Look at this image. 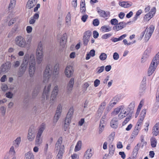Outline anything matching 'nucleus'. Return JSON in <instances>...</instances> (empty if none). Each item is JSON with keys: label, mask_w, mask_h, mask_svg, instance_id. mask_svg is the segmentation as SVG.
<instances>
[{"label": "nucleus", "mask_w": 159, "mask_h": 159, "mask_svg": "<svg viewBox=\"0 0 159 159\" xmlns=\"http://www.w3.org/2000/svg\"><path fill=\"white\" fill-rule=\"evenodd\" d=\"M119 4L124 8H128L132 5V3L129 2H123L119 3Z\"/></svg>", "instance_id": "nucleus-24"}, {"label": "nucleus", "mask_w": 159, "mask_h": 159, "mask_svg": "<svg viewBox=\"0 0 159 159\" xmlns=\"http://www.w3.org/2000/svg\"><path fill=\"white\" fill-rule=\"evenodd\" d=\"M111 126L113 128L116 129L118 127V120L116 118H114L112 119L110 122Z\"/></svg>", "instance_id": "nucleus-19"}, {"label": "nucleus", "mask_w": 159, "mask_h": 159, "mask_svg": "<svg viewBox=\"0 0 159 159\" xmlns=\"http://www.w3.org/2000/svg\"><path fill=\"white\" fill-rule=\"evenodd\" d=\"M159 63V52L153 58L148 69V74L150 76L153 73Z\"/></svg>", "instance_id": "nucleus-3"}, {"label": "nucleus", "mask_w": 159, "mask_h": 159, "mask_svg": "<svg viewBox=\"0 0 159 159\" xmlns=\"http://www.w3.org/2000/svg\"><path fill=\"white\" fill-rule=\"evenodd\" d=\"M107 55L104 53H102L101 55H100V60H104L107 58Z\"/></svg>", "instance_id": "nucleus-51"}, {"label": "nucleus", "mask_w": 159, "mask_h": 159, "mask_svg": "<svg viewBox=\"0 0 159 159\" xmlns=\"http://www.w3.org/2000/svg\"><path fill=\"white\" fill-rule=\"evenodd\" d=\"M99 20L97 19H94L93 21V24L95 26H98L99 25Z\"/></svg>", "instance_id": "nucleus-53"}, {"label": "nucleus", "mask_w": 159, "mask_h": 159, "mask_svg": "<svg viewBox=\"0 0 159 159\" xmlns=\"http://www.w3.org/2000/svg\"><path fill=\"white\" fill-rule=\"evenodd\" d=\"M41 108L39 106H35L33 107V111L35 113H39L41 112Z\"/></svg>", "instance_id": "nucleus-41"}, {"label": "nucleus", "mask_w": 159, "mask_h": 159, "mask_svg": "<svg viewBox=\"0 0 159 159\" xmlns=\"http://www.w3.org/2000/svg\"><path fill=\"white\" fill-rule=\"evenodd\" d=\"M72 159H78L79 158V155L76 154H74L71 155Z\"/></svg>", "instance_id": "nucleus-64"}, {"label": "nucleus", "mask_w": 159, "mask_h": 159, "mask_svg": "<svg viewBox=\"0 0 159 159\" xmlns=\"http://www.w3.org/2000/svg\"><path fill=\"white\" fill-rule=\"evenodd\" d=\"M106 120V116H105L102 117L100 121V133L104 130V128L106 125V123L105 122Z\"/></svg>", "instance_id": "nucleus-14"}, {"label": "nucleus", "mask_w": 159, "mask_h": 159, "mask_svg": "<svg viewBox=\"0 0 159 159\" xmlns=\"http://www.w3.org/2000/svg\"><path fill=\"white\" fill-rule=\"evenodd\" d=\"M153 14L151 13V12H149L145 15L144 18V19L145 20L148 21L153 17Z\"/></svg>", "instance_id": "nucleus-35"}, {"label": "nucleus", "mask_w": 159, "mask_h": 159, "mask_svg": "<svg viewBox=\"0 0 159 159\" xmlns=\"http://www.w3.org/2000/svg\"><path fill=\"white\" fill-rule=\"evenodd\" d=\"M140 147V144L138 143L135 147L133 152V155L136 156L138 154V151L139 150Z\"/></svg>", "instance_id": "nucleus-34"}, {"label": "nucleus", "mask_w": 159, "mask_h": 159, "mask_svg": "<svg viewBox=\"0 0 159 159\" xmlns=\"http://www.w3.org/2000/svg\"><path fill=\"white\" fill-rule=\"evenodd\" d=\"M64 151V150H59L57 156V159H61Z\"/></svg>", "instance_id": "nucleus-38"}, {"label": "nucleus", "mask_w": 159, "mask_h": 159, "mask_svg": "<svg viewBox=\"0 0 159 159\" xmlns=\"http://www.w3.org/2000/svg\"><path fill=\"white\" fill-rule=\"evenodd\" d=\"M11 67V63L9 61H7L2 65L1 70L2 72L6 73L9 71Z\"/></svg>", "instance_id": "nucleus-8"}, {"label": "nucleus", "mask_w": 159, "mask_h": 159, "mask_svg": "<svg viewBox=\"0 0 159 159\" xmlns=\"http://www.w3.org/2000/svg\"><path fill=\"white\" fill-rule=\"evenodd\" d=\"M113 58L115 60H118L119 58L118 54L116 52L114 53L113 55Z\"/></svg>", "instance_id": "nucleus-61"}, {"label": "nucleus", "mask_w": 159, "mask_h": 159, "mask_svg": "<svg viewBox=\"0 0 159 159\" xmlns=\"http://www.w3.org/2000/svg\"><path fill=\"white\" fill-rule=\"evenodd\" d=\"M36 3V0H29L26 5V7L28 9H31L33 7Z\"/></svg>", "instance_id": "nucleus-18"}, {"label": "nucleus", "mask_w": 159, "mask_h": 159, "mask_svg": "<svg viewBox=\"0 0 159 159\" xmlns=\"http://www.w3.org/2000/svg\"><path fill=\"white\" fill-rule=\"evenodd\" d=\"M16 44L21 48H26V41L25 39L21 36H17L15 39Z\"/></svg>", "instance_id": "nucleus-6"}, {"label": "nucleus", "mask_w": 159, "mask_h": 159, "mask_svg": "<svg viewBox=\"0 0 159 159\" xmlns=\"http://www.w3.org/2000/svg\"><path fill=\"white\" fill-rule=\"evenodd\" d=\"M159 132V122L157 123L153 127L152 134L155 136L157 135Z\"/></svg>", "instance_id": "nucleus-23"}, {"label": "nucleus", "mask_w": 159, "mask_h": 159, "mask_svg": "<svg viewBox=\"0 0 159 159\" xmlns=\"http://www.w3.org/2000/svg\"><path fill=\"white\" fill-rule=\"evenodd\" d=\"M20 64V62L19 61H14L13 63L12 66L14 68L18 67Z\"/></svg>", "instance_id": "nucleus-49"}, {"label": "nucleus", "mask_w": 159, "mask_h": 159, "mask_svg": "<svg viewBox=\"0 0 159 159\" xmlns=\"http://www.w3.org/2000/svg\"><path fill=\"white\" fill-rule=\"evenodd\" d=\"M25 159H34V157L33 153L30 152L26 153L25 154Z\"/></svg>", "instance_id": "nucleus-28"}, {"label": "nucleus", "mask_w": 159, "mask_h": 159, "mask_svg": "<svg viewBox=\"0 0 159 159\" xmlns=\"http://www.w3.org/2000/svg\"><path fill=\"white\" fill-rule=\"evenodd\" d=\"M106 103L105 101H104L100 105V112L101 111H103L105 108V106L106 105Z\"/></svg>", "instance_id": "nucleus-46"}, {"label": "nucleus", "mask_w": 159, "mask_h": 159, "mask_svg": "<svg viewBox=\"0 0 159 159\" xmlns=\"http://www.w3.org/2000/svg\"><path fill=\"white\" fill-rule=\"evenodd\" d=\"M36 60L38 64H40L43 60V50L42 43L40 42L39 43L36 52Z\"/></svg>", "instance_id": "nucleus-5"}, {"label": "nucleus", "mask_w": 159, "mask_h": 159, "mask_svg": "<svg viewBox=\"0 0 159 159\" xmlns=\"http://www.w3.org/2000/svg\"><path fill=\"white\" fill-rule=\"evenodd\" d=\"M61 112L57 109L56 113L54 116L53 121L56 122L59 119Z\"/></svg>", "instance_id": "nucleus-27"}, {"label": "nucleus", "mask_w": 159, "mask_h": 159, "mask_svg": "<svg viewBox=\"0 0 159 159\" xmlns=\"http://www.w3.org/2000/svg\"><path fill=\"white\" fill-rule=\"evenodd\" d=\"M71 117L70 116L68 117L66 116L65 120V123L66 124V123L67 124L69 125L71 121Z\"/></svg>", "instance_id": "nucleus-52"}, {"label": "nucleus", "mask_w": 159, "mask_h": 159, "mask_svg": "<svg viewBox=\"0 0 159 159\" xmlns=\"http://www.w3.org/2000/svg\"><path fill=\"white\" fill-rule=\"evenodd\" d=\"M139 129H138V127H135L134 128V130L132 132V138H133V136L135 137L136 136L139 132Z\"/></svg>", "instance_id": "nucleus-40"}, {"label": "nucleus", "mask_w": 159, "mask_h": 159, "mask_svg": "<svg viewBox=\"0 0 159 159\" xmlns=\"http://www.w3.org/2000/svg\"><path fill=\"white\" fill-rule=\"evenodd\" d=\"M132 115L130 114L129 116L127 117L122 123L123 125H125L131 119Z\"/></svg>", "instance_id": "nucleus-48"}, {"label": "nucleus", "mask_w": 159, "mask_h": 159, "mask_svg": "<svg viewBox=\"0 0 159 159\" xmlns=\"http://www.w3.org/2000/svg\"><path fill=\"white\" fill-rule=\"evenodd\" d=\"M74 79L71 78L70 80L66 86V90L68 93H70L73 89V85L74 83Z\"/></svg>", "instance_id": "nucleus-13"}, {"label": "nucleus", "mask_w": 159, "mask_h": 159, "mask_svg": "<svg viewBox=\"0 0 159 159\" xmlns=\"http://www.w3.org/2000/svg\"><path fill=\"white\" fill-rule=\"evenodd\" d=\"M45 125L44 124H42L39 127L38 131L36 137H42L41 135L42 134L45 129Z\"/></svg>", "instance_id": "nucleus-20"}, {"label": "nucleus", "mask_w": 159, "mask_h": 159, "mask_svg": "<svg viewBox=\"0 0 159 159\" xmlns=\"http://www.w3.org/2000/svg\"><path fill=\"white\" fill-rule=\"evenodd\" d=\"M64 73L67 77L68 78L71 77L73 73L72 67L70 66H67L65 68Z\"/></svg>", "instance_id": "nucleus-9"}, {"label": "nucleus", "mask_w": 159, "mask_h": 159, "mask_svg": "<svg viewBox=\"0 0 159 159\" xmlns=\"http://www.w3.org/2000/svg\"><path fill=\"white\" fill-rule=\"evenodd\" d=\"M93 154V152L92 151V149L91 148H89L85 152L83 157V159H90Z\"/></svg>", "instance_id": "nucleus-11"}, {"label": "nucleus", "mask_w": 159, "mask_h": 159, "mask_svg": "<svg viewBox=\"0 0 159 159\" xmlns=\"http://www.w3.org/2000/svg\"><path fill=\"white\" fill-rule=\"evenodd\" d=\"M8 89V87L7 85L5 84H2V87L1 89L2 91H6Z\"/></svg>", "instance_id": "nucleus-60"}, {"label": "nucleus", "mask_w": 159, "mask_h": 159, "mask_svg": "<svg viewBox=\"0 0 159 159\" xmlns=\"http://www.w3.org/2000/svg\"><path fill=\"white\" fill-rule=\"evenodd\" d=\"M16 0H11L10 3L9 7L10 9H12L15 6L16 4Z\"/></svg>", "instance_id": "nucleus-45"}, {"label": "nucleus", "mask_w": 159, "mask_h": 159, "mask_svg": "<svg viewBox=\"0 0 159 159\" xmlns=\"http://www.w3.org/2000/svg\"><path fill=\"white\" fill-rule=\"evenodd\" d=\"M35 137L34 131L33 129H29L28 134V139L30 141H32Z\"/></svg>", "instance_id": "nucleus-16"}, {"label": "nucleus", "mask_w": 159, "mask_h": 159, "mask_svg": "<svg viewBox=\"0 0 159 159\" xmlns=\"http://www.w3.org/2000/svg\"><path fill=\"white\" fill-rule=\"evenodd\" d=\"M59 65L58 63H56L53 68L52 64H48L44 72L43 82H47L51 77L53 79L57 77L59 74Z\"/></svg>", "instance_id": "nucleus-2"}, {"label": "nucleus", "mask_w": 159, "mask_h": 159, "mask_svg": "<svg viewBox=\"0 0 159 159\" xmlns=\"http://www.w3.org/2000/svg\"><path fill=\"white\" fill-rule=\"evenodd\" d=\"M27 67L26 66L22 65H21L17 74L18 77H20L23 75L26 70Z\"/></svg>", "instance_id": "nucleus-15"}, {"label": "nucleus", "mask_w": 159, "mask_h": 159, "mask_svg": "<svg viewBox=\"0 0 159 159\" xmlns=\"http://www.w3.org/2000/svg\"><path fill=\"white\" fill-rule=\"evenodd\" d=\"M135 107V102H132L129 105L128 109V111H129L130 114H131L133 112V111Z\"/></svg>", "instance_id": "nucleus-26"}, {"label": "nucleus", "mask_w": 159, "mask_h": 159, "mask_svg": "<svg viewBox=\"0 0 159 159\" xmlns=\"http://www.w3.org/2000/svg\"><path fill=\"white\" fill-rule=\"evenodd\" d=\"M141 143H142V145L141 147V148H143V146L144 145H146V144H147V143L146 142H145L144 141L143 136L141 135Z\"/></svg>", "instance_id": "nucleus-50"}, {"label": "nucleus", "mask_w": 159, "mask_h": 159, "mask_svg": "<svg viewBox=\"0 0 159 159\" xmlns=\"http://www.w3.org/2000/svg\"><path fill=\"white\" fill-rule=\"evenodd\" d=\"M20 142L21 138L20 137H18L13 141V145L15 147L17 148L18 147Z\"/></svg>", "instance_id": "nucleus-31"}, {"label": "nucleus", "mask_w": 159, "mask_h": 159, "mask_svg": "<svg viewBox=\"0 0 159 159\" xmlns=\"http://www.w3.org/2000/svg\"><path fill=\"white\" fill-rule=\"evenodd\" d=\"M51 84H49L48 86H46L44 89L43 93L41 98L42 103L44 104L48 105V102L52 104L53 101L56 98L58 91V87L57 85L55 86L52 92L51 99L49 100L50 90L51 86Z\"/></svg>", "instance_id": "nucleus-1"}, {"label": "nucleus", "mask_w": 159, "mask_h": 159, "mask_svg": "<svg viewBox=\"0 0 159 159\" xmlns=\"http://www.w3.org/2000/svg\"><path fill=\"white\" fill-rule=\"evenodd\" d=\"M35 59L34 55L31 54L29 59V73L30 76L32 77L33 76L35 71L36 67Z\"/></svg>", "instance_id": "nucleus-4"}, {"label": "nucleus", "mask_w": 159, "mask_h": 159, "mask_svg": "<svg viewBox=\"0 0 159 159\" xmlns=\"http://www.w3.org/2000/svg\"><path fill=\"white\" fill-rule=\"evenodd\" d=\"M151 144L152 148L156 147L157 141L156 139L154 137L150 139Z\"/></svg>", "instance_id": "nucleus-32"}, {"label": "nucleus", "mask_w": 159, "mask_h": 159, "mask_svg": "<svg viewBox=\"0 0 159 159\" xmlns=\"http://www.w3.org/2000/svg\"><path fill=\"white\" fill-rule=\"evenodd\" d=\"M32 41V38L31 37H30L28 38L27 42H26V47H28L30 44V43Z\"/></svg>", "instance_id": "nucleus-63"}, {"label": "nucleus", "mask_w": 159, "mask_h": 159, "mask_svg": "<svg viewBox=\"0 0 159 159\" xmlns=\"http://www.w3.org/2000/svg\"><path fill=\"white\" fill-rule=\"evenodd\" d=\"M121 97L120 95H117L114 97L109 102L107 106V110L112 108L120 100Z\"/></svg>", "instance_id": "nucleus-7"}, {"label": "nucleus", "mask_w": 159, "mask_h": 159, "mask_svg": "<svg viewBox=\"0 0 159 159\" xmlns=\"http://www.w3.org/2000/svg\"><path fill=\"white\" fill-rule=\"evenodd\" d=\"M146 89V85L141 84L140 89L139 92L141 93H143Z\"/></svg>", "instance_id": "nucleus-47"}, {"label": "nucleus", "mask_w": 159, "mask_h": 159, "mask_svg": "<svg viewBox=\"0 0 159 159\" xmlns=\"http://www.w3.org/2000/svg\"><path fill=\"white\" fill-rule=\"evenodd\" d=\"M110 16V12L108 11L105 12L104 11L100 10V16L104 18L108 17Z\"/></svg>", "instance_id": "nucleus-29"}, {"label": "nucleus", "mask_w": 159, "mask_h": 159, "mask_svg": "<svg viewBox=\"0 0 159 159\" xmlns=\"http://www.w3.org/2000/svg\"><path fill=\"white\" fill-rule=\"evenodd\" d=\"M9 153L11 154L12 156L14 155L15 153V152L14 150V147L13 146L11 147L10 148V150H9Z\"/></svg>", "instance_id": "nucleus-59"}, {"label": "nucleus", "mask_w": 159, "mask_h": 159, "mask_svg": "<svg viewBox=\"0 0 159 159\" xmlns=\"http://www.w3.org/2000/svg\"><path fill=\"white\" fill-rule=\"evenodd\" d=\"M82 145V142L81 141L79 140V141L75 147V152H77L80 150L81 148Z\"/></svg>", "instance_id": "nucleus-36"}, {"label": "nucleus", "mask_w": 159, "mask_h": 159, "mask_svg": "<svg viewBox=\"0 0 159 159\" xmlns=\"http://www.w3.org/2000/svg\"><path fill=\"white\" fill-rule=\"evenodd\" d=\"M29 55L26 54L24 56L21 65L27 66L28 62H29Z\"/></svg>", "instance_id": "nucleus-25"}, {"label": "nucleus", "mask_w": 159, "mask_h": 159, "mask_svg": "<svg viewBox=\"0 0 159 159\" xmlns=\"http://www.w3.org/2000/svg\"><path fill=\"white\" fill-rule=\"evenodd\" d=\"M39 15L38 13H35L33 17L30 18L29 23L30 24H34L36 20L39 18Z\"/></svg>", "instance_id": "nucleus-22"}, {"label": "nucleus", "mask_w": 159, "mask_h": 159, "mask_svg": "<svg viewBox=\"0 0 159 159\" xmlns=\"http://www.w3.org/2000/svg\"><path fill=\"white\" fill-rule=\"evenodd\" d=\"M62 137H60L58 139L55 144V149L56 150H64V146L62 144Z\"/></svg>", "instance_id": "nucleus-10"}, {"label": "nucleus", "mask_w": 159, "mask_h": 159, "mask_svg": "<svg viewBox=\"0 0 159 159\" xmlns=\"http://www.w3.org/2000/svg\"><path fill=\"white\" fill-rule=\"evenodd\" d=\"M118 23V21L116 19H113L111 20V23L112 25H116Z\"/></svg>", "instance_id": "nucleus-58"}, {"label": "nucleus", "mask_w": 159, "mask_h": 159, "mask_svg": "<svg viewBox=\"0 0 159 159\" xmlns=\"http://www.w3.org/2000/svg\"><path fill=\"white\" fill-rule=\"evenodd\" d=\"M89 39L88 38L85 37H83V40L84 42V45H87L89 40Z\"/></svg>", "instance_id": "nucleus-55"}, {"label": "nucleus", "mask_w": 159, "mask_h": 159, "mask_svg": "<svg viewBox=\"0 0 159 159\" xmlns=\"http://www.w3.org/2000/svg\"><path fill=\"white\" fill-rule=\"evenodd\" d=\"M70 13H69L66 16V23L69 24L70 22Z\"/></svg>", "instance_id": "nucleus-62"}, {"label": "nucleus", "mask_w": 159, "mask_h": 159, "mask_svg": "<svg viewBox=\"0 0 159 159\" xmlns=\"http://www.w3.org/2000/svg\"><path fill=\"white\" fill-rule=\"evenodd\" d=\"M43 139L42 137H36L35 144L38 146H39L42 143Z\"/></svg>", "instance_id": "nucleus-30"}, {"label": "nucleus", "mask_w": 159, "mask_h": 159, "mask_svg": "<svg viewBox=\"0 0 159 159\" xmlns=\"http://www.w3.org/2000/svg\"><path fill=\"white\" fill-rule=\"evenodd\" d=\"M41 87L39 85H38L35 87L33 91L32 96L33 98H35L38 95L40 90Z\"/></svg>", "instance_id": "nucleus-17"}, {"label": "nucleus", "mask_w": 159, "mask_h": 159, "mask_svg": "<svg viewBox=\"0 0 159 159\" xmlns=\"http://www.w3.org/2000/svg\"><path fill=\"white\" fill-rule=\"evenodd\" d=\"M146 112V109H143L141 111L140 115V118L139 119L140 121H143L145 117Z\"/></svg>", "instance_id": "nucleus-37"}, {"label": "nucleus", "mask_w": 159, "mask_h": 159, "mask_svg": "<svg viewBox=\"0 0 159 159\" xmlns=\"http://www.w3.org/2000/svg\"><path fill=\"white\" fill-rule=\"evenodd\" d=\"M66 34H63L60 41V44L63 47L66 43Z\"/></svg>", "instance_id": "nucleus-33"}, {"label": "nucleus", "mask_w": 159, "mask_h": 159, "mask_svg": "<svg viewBox=\"0 0 159 159\" xmlns=\"http://www.w3.org/2000/svg\"><path fill=\"white\" fill-rule=\"evenodd\" d=\"M127 23H126L124 22H121L119 23H117L115 26H114L113 29L114 30L118 31L125 27Z\"/></svg>", "instance_id": "nucleus-12"}, {"label": "nucleus", "mask_w": 159, "mask_h": 159, "mask_svg": "<svg viewBox=\"0 0 159 159\" xmlns=\"http://www.w3.org/2000/svg\"><path fill=\"white\" fill-rule=\"evenodd\" d=\"M152 34H150V33L148 32H147V31H146V33L145 34V40L147 41H148L150 37H151Z\"/></svg>", "instance_id": "nucleus-57"}, {"label": "nucleus", "mask_w": 159, "mask_h": 159, "mask_svg": "<svg viewBox=\"0 0 159 159\" xmlns=\"http://www.w3.org/2000/svg\"><path fill=\"white\" fill-rule=\"evenodd\" d=\"M154 29V25H151L149 28L147 30V32L150 33V34H152Z\"/></svg>", "instance_id": "nucleus-42"}, {"label": "nucleus", "mask_w": 159, "mask_h": 159, "mask_svg": "<svg viewBox=\"0 0 159 159\" xmlns=\"http://www.w3.org/2000/svg\"><path fill=\"white\" fill-rule=\"evenodd\" d=\"M91 35V32L90 31L88 30L84 33L83 37H87V38H88V39H89V38Z\"/></svg>", "instance_id": "nucleus-44"}, {"label": "nucleus", "mask_w": 159, "mask_h": 159, "mask_svg": "<svg viewBox=\"0 0 159 159\" xmlns=\"http://www.w3.org/2000/svg\"><path fill=\"white\" fill-rule=\"evenodd\" d=\"M0 110L1 111L2 115L3 116H4L6 112V108L2 106L1 107Z\"/></svg>", "instance_id": "nucleus-56"}, {"label": "nucleus", "mask_w": 159, "mask_h": 159, "mask_svg": "<svg viewBox=\"0 0 159 159\" xmlns=\"http://www.w3.org/2000/svg\"><path fill=\"white\" fill-rule=\"evenodd\" d=\"M150 52V49H147L144 52V54L143 57V58H145V60H146L149 56Z\"/></svg>", "instance_id": "nucleus-39"}, {"label": "nucleus", "mask_w": 159, "mask_h": 159, "mask_svg": "<svg viewBox=\"0 0 159 159\" xmlns=\"http://www.w3.org/2000/svg\"><path fill=\"white\" fill-rule=\"evenodd\" d=\"M112 35V34H107L103 35L102 37V38L104 39H107L108 38L111 37Z\"/></svg>", "instance_id": "nucleus-54"}, {"label": "nucleus", "mask_w": 159, "mask_h": 159, "mask_svg": "<svg viewBox=\"0 0 159 159\" xmlns=\"http://www.w3.org/2000/svg\"><path fill=\"white\" fill-rule=\"evenodd\" d=\"M115 149V147L113 145H110L109 148V153L108 157H111L114 154Z\"/></svg>", "instance_id": "nucleus-21"}, {"label": "nucleus", "mask_w": 159, "mask_h": 159, "mask_svg": "<svg viewBox=\"0 0 159 159\" xmlns=\"http://www.w3.org/2000/svg\"><path fill=\"white\" fill-rule=\"evenodd\" d=\"M73 112H74L73 108V107H71L69 109V111H68V112L67 113V114L66 116H67L68 117L70 116V117H72Z\"/></svg>", "instance_id": "nucleus-43"}]
</instances>
